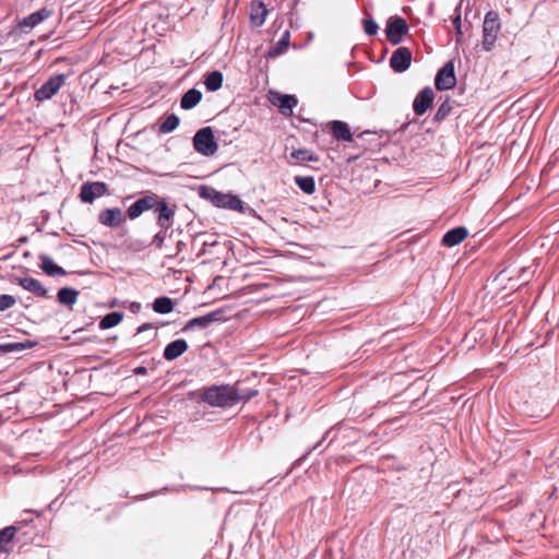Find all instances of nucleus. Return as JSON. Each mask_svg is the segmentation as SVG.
I'll return each instance as SVG.
<instances>
[{"label": "nucleus", "instance_id": "obj_1", "mask_svg": "<svg viewBox=\"0 0 559 559\" xmlns=\"http://www.w3.org/2000/svg\"><path fill=\"white\" fill-rule=\"evenodd\" d=\"M176 204H169L164 198L148 191L128 207L127 215L133 221L144 212L152 210L157 214L156 225L165 227V223L171 218V213H176Z\"/></svg>", "mask_w": 559, "mask_h": 559}, {"label": "nucleus", "instance_id": "obj_2", "mask_svg": "<svg viewBox=\"0 0 559 559\" xmlns=\"http://www.w3.org/2000/svg\"><path fill=\"white\" fill-rule=\"evenodd\" d=\"M201 400L214 407H230L239 402V391L231 385H213L204 390Z\"/></svg>", "mask_w": 559, "mask_h": 559}, {"label": "nucleus", "instance_id": "obj_3", "mask_svg": "<svg viewBox=\"0 0 559 559\" xmlns=\"http://www.w3.org/2000/svg\"><path fill=\"white\" fill-rule=\"evenodd\" d=\"M21 520L14 522L13 527L15 535V544H19L20 549L28 545L35 539V525L33 519V511L25 510Z\"/></svg>", "mask_w": 559, "mask_h": 559}, {"label": "nucleus", "instance_id": "obj_4", "mask_svg": "<svg viewBox=\"0 0 559 559\" xmlns=\"http://www.w3.org/2000/svg\"><path fill=\"white\" fill-rule=\"evenodd\" d=\"M193 148L203 156H212L218 150L214 133L211 127H204L197 131L193 139Z\"/></svg>", "mask_w": 559, "mask_h": 559}, {"label": "nucleus", "instance_id": "obj_5", "mask_svg": "<svg viewBox=\"0 0 559 559\" xmlns=\"http://www.w3.org/2000/svg\"><path fill=\"white\" fill-rule=\"evenodd\" d=\"M500 31L499 15L495 11L486 13L483 23V48L490 51L497 40Z\"/></svg>", "mask_w": 559, "mask_h": 559}, {"label": "nucleus", "instance_id": "obj_6", "mask_svg": "<svg viewBox=\"0 0 559 559\" xmlns=\"http://www.w3.org/2000/svg\"><path fill=\"white\" fill-rule=\"evenodd\" d=\"M409 31L407 22L399 16L394 15L389 17L385 25V35L386 39L391 45H399L403 40V36H405Z\"/></svg>", "mask_w": 559, "mask_h": 559}, {"label": "nucleus", "instance_id": "obj_7", "mask_svg": "<svg viewBox=\"0 0 559 559\" xmlns=\"http://www.w3.org/2000/svg\"><path fill=\"white\" fill-rule=\"evenodd\" d=\"M66 74H55L49 78L39 88H37V102L50 99L64 85Z\"/></svg>", "mask_w": 559, "mask_h": 559}, {"label": "nucleus", "instance_id": "obj_8", "mask_svg": "<svg viewBox=\"0 0 559 559\" xmlns=\"http://www.w3.org/2000/svg\"><path fill=\"white\" fill-rule=\"evenodd\" d=\"M456 76L453 61H448L441 69H439L435 85L438 91H448L455 86Z\"/></svg>", "mask_w": 559, "mask_h": 559}, {"label": "nucleus", "instance_id": "obj_9", "mask_svg": "<svg viewBox=\"0 0 559 559\" xmlns=\"http://www.w3.org/2000/svg\"><path fill=\"white\" fill-rule=\"evenodd\" d=\"M224 310L217 309L211 311L204 316L195 317L190 319L183 328V331L193 330V329H206L214 322L224 321Z\"/></svg>", "mask_w": 559, "mask_h": 559}, {"label": "nucleus", "instance_id": "obj_10", "mask_svg": "<svg viewBox=\"0 0 559 559\" xmlns=\"http://www.w3.org/2000/svg\"><path fill=\"white\" fill-rule=\"evenodd\" d=\"M108 193V187L105 182H85L81 186L80 199L83 203H92L96 198Z\"/></svg>", "mask_w": 559, "mask_h": 559}, {"label": "nucleus", "instance_id": "obj_11", "mask_svg": "<svg viewBox=\"0 0 559 559\" xmlns=\"http://www.w3.org/2000/svg\"><path fill=\"white\" fill-rule=\"evenodd\" d=\"M412 63V51L407 47H399L390 58V67L394 72H405Z\"/></svg>", "mask_w": 559, "mask_h": 559}, {"label": "nucleus", "instance_id": "obj_12", "mask_svg": "<svg viewBox=\"0 0 559 559\" xmlns=\"http://www.w3.org/2000/svg\"><path fill=\"white\" fill-rule=\"evenodd\" d=\"M435 99V92L431 87H424L413 102V110L417 116H423L431 107Z\"/></svg>", "mask_w": 559, "mask_h": 559}, {"label": "nucleus", "instance_id": "obj_13", "mask_svg": "<svg viewBox=\"0 0 559 559\" xmlns=\"http://www.w3.org/2000/svg\"><path fill=\"white\" fill-rule=\"evenodd\" d=\"M271 96L272 104L277 106L281 114L284 116H290L293 114L294 107H296L298 103L295 95L272 92Z\"/></svg>", "mask_w": 559, "mask_h": 559}, {"label": "nucleus", "instance_id": "obj_14", "mask_svg": "<svg viewBox=\"0 0 559 559\" xmlns=\"http://www.w3.org/2000/svg\"><path fill=\"white\" fill-rule=\"evenodd\" d=\"M123 221V213L119 207L105 209L98 215V222L107 227H118Z\"/></svg>", "mask_w": 559, "mask_h": 559}, {"label": "nucleus", "instance_id": "obj_15", "mask_svg": "<svg viewBox=\"0 0 559 559\" xmlns=\"http://www.w3.org/2000/svg\"><path fill=\"white\" fill-rule=\"evenodd\" d=\"M468 236V230L464 226H457L448 230L442 237V245L444 247H454L461 243Z\"/></svg>", "mask_w": 559, "mask_h": 559}, {"label": "nucleus", "instance_id": "obj_16", "mask_svg": "<svg viewBox=\"0 0 559 559\" xmlns=\"http://www.w3.org/2000/svg\"><path fill=\"white\" fill-rule=\"evenodd\" d=\"M188 349V343L183 338H178L166 345L164 349V358L168 361H173L180 357Z\"/></svg>", "mask_w": 559, "mask_h": 559}, {"label": "nucleus", "instance_id": "obj_17", "mask_svg": "<svg viewBox=\"0 0 559 559\" xmlns=\"http://www.w3.org/2000/svg\"><path fill=\"white\" fill-rule=\"evenodd\" d=\"M35 27V12L28 14L19 22L9 33L14 40L22 37L23 34L31 32Z\"/></svg>", "mask_w": 559, "mask_h": 559}, {"label": "nucleus", "instance_id": "obj_18", "mask_svg": "<svg viewBox=\"0 0 559 559\" xmlns=\"http://www.w3.org/2000/svg\"><path fill=\"white\" fill-rule=\"evenodd\" d=\"M200 197L210 200L217 207H225L227 194L211 187H200Z\"/></svg>", "mask_w": 559, "mask_h": 559}, {"label": "nucleus", "instance_id": "obj_19", "mask_svg": "<svg viewBox=\"0 0 559 559\" xmlns=\"http://www.w3.org/2000/svg\"><path fill=\"white\" fill-rule=\"evenodd\" d=\"M267 15V10L262 1H253L250 10V22L254 27H261Z\"/></svg>", "mask_w": 559, "mask_h": 559}, {"label": "nucleus", "instance_id": "obj_20", "mask_svg": "<svg viewBox=\"0 0 559 559\" xmlns=\"http://www.w3.org/2000/svg\"><path fill=\"white\" fill-rule=\"evenodd\" d=\"M331 133L333 138L337 141H353V135L350 133L349 127L346 122L341 120H334L331 122Z\"/></svg>", "mask_w": 559, "mask_h": 559}, {"label": "nucleus", "instance_id": "obj_21", "mask_svg": "<svg viewBox=\"0 0 559 559\" xmlns=\"http://www.w3.org/2000/svg\"><path fill=\"white\" fill-rule=\"evenodd\" d=\"M289 44H290V33H289V31H285L283 33L282 37L280 38V40L267 50L265 57L267 59L277 58L278 56H281L282 53H284L287 50V48L289 47Z\"/></svg>", "mask_w": 559, "mask_h": 559}, {"label": "nucleus", "instance_id": "obj_22", "mask_svg": "<svg viewBox=\"0 0 559 559\" xmlns=\"http://www.w3.org/2000/svg\"><path fill=\"white\" fill-rule=\"evenodd\" d=\"M202 99L201 91L197 88L188 90L180 99V107L185 110L194 108Z\"/></svg>", "mask_w": 559, "mask_h": 559}, {"label": "nucleus", "instance_id": "obj_23", "mask_svg": "<svg viewBox=\"0 0 559 559\" xmlns=\"http://www.w3.org/2000/svg\"><path fill=\"white\" fill-rule=\"evenodd\" d=\"M175 214L176 213H171V218L168 219V225H167V222L165 223V227L163 226H158L159 227V230L154 235L152 241H151V245L154 246L156 249H162L163 246H164V242L167 238V231L168 229H170L175 223Z\"/></svg>", "mask_w": 559, "mask_h": 559}, {"label": "nucleus", "instance_id": "obj_24", "mask_svg": "<svg viewBox=\"0 0 559 559\" xmlns=\"http://www.w3.org/2000/svg\"><path fill=\"white\" fill-rule=\"evenodd\" d=\"M79 297V292L71 287H62L59 289L57 299L61 305L72 307Z\"/></svg>", "mask_w": 559, "mask_h": 559}, {"label": "nucleus", "instance_id": "obj_25", "mask_svg": "<svg viewBox=\"0 0 559 559\" xmlns=\"http://www.w3.org/2000/svg\"><path fill=\"white\" fill-rule=\"evenodd\" d=\"M41 260L40 267L49 276L66 275L67 272L59 265H57L51 258L48 255H40Z\"/></svg>", "mask_w": 559, "mask_h": 559}, {"label": "nucleus", "instance_id": "obj_26", "mask_svg": "<svg viewBox=\"0 0 559 559\" xmlns=\"http://www.w3.org/2000/svg\"><path fill=\"white\" fill-rule=\"evenodd\" d=\"M174 300L166 296L157 297L152 305L153 310L159 314L170 313L174 310Z\"/></svg>", "mask_w": 559, "mask_h": 559}, {"label": "nucleus", "instance_id": "obj_27", "mask_svg": "<svg viewBox=\"0 0 559 559\" xmlns=\"http://www.w3.org/2000/svg\"><path fill=\"white\" fill-rule=\"evenodd\" d=\"M223 80H224V78H223L222 72H219L217 70L207 73V75L205 76V81H204L206 90L209 92H215V91L219 90L223 85Z\"/></svg>", "mask_w": 559, "mask_h": 559}, {"label": "nucleus", "instance_id": "obj_28", "mask_svg": "<svg viewBox=\"0 0 559 559\" xmlns=\"http://www.w3.org/2000/svg\"><path fill=\"white\" fill-rule=\"evenodd\" d=\"M123 319V313L119 311H112L107 313L99 321V329L107 330L118 325Z\"/></svg>", "mask_w": 559, "mask_h": 559}, {"label": "nucleus", "instance_id": "obj_29", "mask_svg": "<svg viewBox=\"0 0 559 559\" xmlns=\"http://www.w3.org/2000/svg\"><path fill=\"white\" fill-rule=\"evenodd\" d=\"M295 183L297 187L307 194H312L316 191V181L312 176H296Z\"/></svg>", "mask_w": 559, "mask_h": 559}, {"label": "nucleus", "instance_id": "obj_30", "mask_svg": "<svg viewBox=\"0 0 559 559\" xmlns=\"http://www.w3.org/2000/svg\"><path fill=\"white\" fill-rule=\"evenodd\" d=\"M180 123V119L176 114H170L166 117V119L159 124L158 132L162 134H166L173 132L178 128Z\"/></svg>", "mask_w": 559, "mask_h": 559}, {"label": "nucleus", "instance_id": "obj_31", "mask_svg": "<svg viewBox=\"0 0 559 559\" xmlns=\"http://www.w3.org/2000/svg\"><path fill=\"white\" fill-rule=\"evenodd\" d=\"M452 102L449 97H445V99L439 105L435 116H433V122H441L443 121L452 111Z\"/></svg>", "mask_w": 559, "mask_h": 559}, {"label": "nucleus", "instance_id": "obj_32", "mask_svg": "<svg viewBox=\"0 0 559 559\" xmlns=\"http://www.w3.org/2000/svg\"><path fill=\"white\" fill-rule=\"evenodd\" d=\"M290 157L298 162H318L319 156L310 150L298 148L290 153Z\"/></svg>", "mask_w": 559, "mask_h": 559}, {"label": "nucleus", "instance_id": "obj_33", "mask_svg": "<svg viewBox=\"0 0 559 559\" xmlns=\"http://www.w3.org/2000/svg\"><path fill=\"white\" fill-rule=\"evenodd\" d=\"M14 530L13 525L0 530V544L10 548V545L15 543Z\"/></svg>", "mask_w": 559, "mask_h": 559}, {"label": "nucleus", "instance_id": "obj_34", "mask_svg": "<svg viewBox=\"0 0 559 559\" xmlns=\"http://www.w3.org/2000/svg\"><path fill=\"white\" fill-rule=\"evenodd\" d=\"M224 209L242 212V201L237 195L227 194Z\"/></svg>", "mask_w": 559, "mask_h": 559}, {"label": "nucleus", "instance_id": "obj_35", "mask_svg": "<svg viewBox=\"0 0 559 559\" xmlns=\"http://www.w3.org/2000/svg\"><path fill=\"white\" fill-rule=\"evenodd\" d=\"M364 31L367 35L373 36L378 33L379 26L372 17L362 20Z\"/></svg>", "mask_w": 559, "mask_h": 559}, {"label": "nucleus", "instance_id": "obj_36", "mask_svg": "<svg viewBox=\"0 0 559 559\" xmlns=\"http://www.w3.org/2000/svg\"><path fill=\"white\" fill-rule=\"evenodd\" d=\"M33 151H34V147L22 146V147L17 148L16 152H15L16 158L20 162H23L24 159H26V162H28Z\"/></svg>", "mask_w": 559, "mask_h": 559}, {"label": "nucleus", "instance_id": "obj_37", "mask_svg": "<svg viewBox=\"0 0 559 559\" xmlns=\"http://www.w3.org/2000/svg\"><path fill=\"white\" fill-rule=\"evenodd\" d=\"M15 304V298L11 295H0V311L11 308Z\"/></svg>", "mask_w": 559, "mask_h": 559}, {"label": "nucleus", "instance_id": "obj_38", "mask_svg": "<svg viewBox=\"0 0 559 559\" xmlns=\"http://www.w3.org/2000/svg\"><path fill=\"white\" fill-rule=\"evenodd\" d=\"M34 345H35V342H27V343L14 342V343L7 344L5 347L8 348V350L13 352V350H21L26 347H32Z\"/></svg>", "mask_w": 559, "mask_h": 559}, {"label": "nucleus", "instance_id": "obj_39", "mask_svg": "<svg viewBox=\"0 0 559 559\" xmlns=\"http://www.w3.org/2000/svg\"><path fill=\"white\" fill-rule=\"evenodd\" d=\"M20 285L28 292L35 293V278L28 276L20 278Z\"/></svg>", "mask_w": 559, "mask_h": 559}, {"label": "nucleus", "instance_id": "obj_40", "mask_svg": "<svg viewBox=\"0 0 559 559\" xmlns=\"http://www.w3.org/2000/svg\"><path fill=\"white\" fill-rule=\"evenodd\" d=\"M53 11L48 8H43L40 10H37V25H39L41 22H44L46 19H48Z\"/></svg>", "mask_w": 559, "mask_h": 559}, {"label": "nucleus", "instance_id": "obj_41", "mask_svg": "<svg viewBox=\"0 0 559 559\" xmlns=\"http://www.w3.org/2000/svg\"><path fill=\"white\" fill-rule=\"evenodd\" d=\"M257 394H258V391H255V390H247L246 392H239V396L241 397V401H249Z\"/></svg>", "mask_w": 559, "mask_h": 559}, {"label": "nucleus", "instance_id": "obj_42", "mask_svg": "<svg viewBox=\"0 0 559 559\" xmlns=\"http://www.w3.org/2000/svg\"><path fill=\"white\" fill-rule=\"evenodd\" d=\"M37 296L48 297V289L37 282Z\"/></svg>", "mask_w": 559, "mask_h": 559}, {"label": "nucleus", "instance_id": "obj_43", "mask_svg": "<svg viewBox=\"0 0 559 559\" xmlns=\"http://www.w3.org/2000/svg\"><path fill=\"white\" fill-rule=\"evenodd\" d=\"M453 26H454L455 31L462 29V20H461V14L460 13H457L453 17Z\"/></svg>", "mask_w": 559, "mask_h": 559}, {"label": "nucleus", "instance_id": "obj_44", "mask_svg": "<svg viewBox=\"0 0 559 559\" xmlns=\"http://www.w3.org/2000/svg\"><path fill=\"white\" fill-rule=\"evenodd\" d=\"M156 328L152 323H144L138 328V333H143L147 330H155Z\"/></svg>", "mask_w": 559, "mask_h": 559}, {"label": "nucleus", "instance_id": "obj_45", "mask_svg": "<svg viewBox=\"0 0 559 559\" xmlns=\"http://www.w3.org/2000/svg\"><path fill=\"white\" fill-rule=\"evenodd\" d=\"M455 43L456 45H462L464 44L465 39H464V35H463V31L460 29V31H455Z\"/></svg>", "mask_w": 559, "mask_h": 559}, {"label": "nucleus", "instance_id": "obj_46", "mask_svg": "<svg viewBox=\"0 0 559 559\" xmlns=\"http://www.w3.org/2000/svg\"><path fill=\"white\" fill-rule=\"evenodd\" d=\"M10 552V548L4 546L3 544H0V558L7 557Z\"/></svg>", "mask_w": 559, "mask_h": 559}, {"label": "nucleus", "instance_id": "obj_47", "mask_svg": "<svg viewBox=\"0 0 559 559\" xmlns=\"http://www.w3.org/2000/svg\"><path fill=\"white\" fill-rule=\"evenodd\" d=\"M133 372H134L135 374H146V373H147V369H146V367H144V366H139V367H136V368L133 370Z\"/></svg>", "mask_w": 559, "mask_h": 559}, {"label": "nucleus", "instance_id": "obj_48", "mask_svg": "<svg viewBox=\"0 0 559 559\" xmlns=\"http://www.w3.org/2000/svg\"><path fill=\"white\" fill-rule=\"evenodd\" d=\"M52 34V31L48 32V33H44V34H39L38 35V38L39 39H47L49 38V36Z\"/></svg>", "mask_w": 559, "mask_h": 559}, {"label": "nucleus", "instance_id": "obj_49", "mask_svg": "<svg viewBox=\"0 0 559 559\" xmlns=\"http://www.w3.org/2000/svg\"><path fill=\"white\" fill-rule=\"evenodd\" d=\"M183 247H185V242L183 241H178L177 242V252L181 251Z\"/></svg>", "mask_w": 559, "mask_h": 559}, {"label": "nucleus", "instance_id": "obj_50", "mask_svg": "<svg viewBox=\"0 0 559 559\" xmlns=\"http://www.w3.org/2000/svg\"><path fill=\"white\" fill-rule=\"evenodd\" d=\"M328 433H329V431H328V432H325V435L323 436L322 440L316 444L314 449L319 448V445L321 444V442L326 438Z\"/></svg>", "mask_w": 559, "mask_h": 559}, {"label": "nucleus", "instance_id": "obj_51", "mask_svg": "<svg viewBox=\"0 0 559 559\" xmlns=\"http://www.w3.org/2000/svg\"><path fill=\"white\" fill-rule=\"evenodd\" d=\"M40 56V51H37L36 58L38 59Z\"/></svg>", "mask_w": 559, "mask_h": 559}]
</instances>
